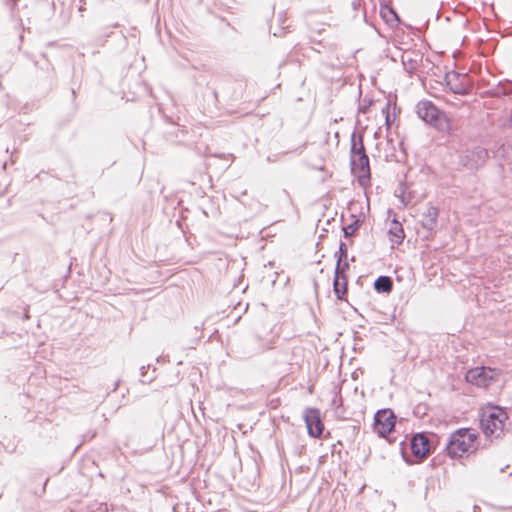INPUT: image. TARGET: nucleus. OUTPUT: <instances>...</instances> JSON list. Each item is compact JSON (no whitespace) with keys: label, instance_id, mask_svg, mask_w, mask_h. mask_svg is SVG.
Wrapping results in <instances>:
<instances>
[{"label":"nucleus","instance_id":"obj_1","mask_svg":"<svg viewBox=\"0 0 512 512\" xmlns=\"http://www.w3.org/2000/svg\"><path fill=\"white\" fill-rule=\"evenodd\" d=\"M436 438L435 434L418 432L411 435L408 444L401 441L400 452L403 460L409 465L424 461L434 451Z\"/></svg>","mask_w":512,"mask_h":512},{"label":"nucleus","instance_id":"obj_2","mask_svg":"<svg viewBox=\"0 0 512 512\" xmlns=\"http://www.w3.org/2000/svg\"><path fill=\"white\" fill-rule=\"evenodd\" d=\"M418 117L442 134H452L453 128L449 117L432 101L421 100L416 105Z\"/></svg>","mask_w":512,"mask_h":512},{"label":"nucleus","instance_id":"obj_3","mask_svg":"<svg viewBox=\"0 0 512 512\" xmlns=\"http://www.w3.org/2000/svg\"><path fill=\"white\" fill-rule=\"evenodd\" d=\"M350 165L354 174L358 175L359 182L370 179L369 157L364 147L363 135L353 132L351 135Z\"/></svg>","mask_w":512,"mask_h":512},{"label":"nucleus","instance_id":"obj_4","mask_svg":"<svg viewBox=\"0 0 512 512\" xmlns=\"http://www.w3.org/2000/svg\"><path fill=\"white\" fill-rule=\"evenodd\" d=\"M507 412L498 406L488 408L482 413L481 427L486 437L498 439L507 429Z\"/></svg>","mask_w":512,"mask_h":512},{"label":"nucleus","instance_id":"obj_5","mask_svg":"<svg viewBox=\"0 0 512 512\" xmlns=\"http://www.w3.org/2000/svg\"><path fill=\"white\" fill-rule=\"evenodd\" d=\"M477 435L471 429L461 428L452 433L445 445L447 455L451 458L462 457L476 450Z\"/></svg>","mask_w":512,"mask_h":512},{"label":"nucleus","instance_id":"obj_6","mask_svg":"<svg viewBox=\"0 0 512 512\" xmlns=\"http://www.w3.org/2000/svg\"><path fill=\"white\" fill-rule=\"evenodd\" d=\"M500 371L495 368L478 366L466 372L465 380L477 387L488 388L498 380Z\"/></svg>","mask_w":512,"mask_h":512},{"label":"nucleus","instance_id":"obj_7","mask_svg":"<svg viewBox=\"0 0 512 512\" xmlns=\"http://www.w3.org/2000/svg\"><path fill=\"white\" fill-rule=\"evenodd\" d=\"M396 424V415L389 409L378 410L374 415L373 431L380 437L386 438L389 443L393 440L389 438V435L394 431Z\"/></svg>","mask_w":512,"mask_h":512},{"label":"nucleus","instance_id":"obj_8","mask_svg":"<svg viewBox=\"0 0 512 512\" xmlns=\"http://www.w3.org/2000/svg\"><path fill=\"white\" fill-rule=\"evenodd\" d=\"M489 158V152L483 147H475L466 150L459 156V163L468 170H477L482 167Z\"/></svg>","mask_w":512,"mask_h":512},{"label":"nucleus","instance_id":"obj_9","mask_svg":"<svg viewBox=\"0 0 512 512\" xmlns=\"http://www.w3.org/2000/svg\"><path fill=\"white\" fill-rule=\"evenodd\" d=\"M444 80L449 90L455 94L467 95L471 91L472 83L466 74L447 72Z\"/></svg>","mask_w":512,"mask_h":512},{"label":"nucleus","instance_id":"obj_10","mask_svg":"<svg viewBox=\"0 0 512 512\" xmlns=\"http://www.w3.org/2000/svg\"><path fill=\"white\" fill-rule=\"evenodd\" d=\"M303 418L308 434L314 438L321 437L324 430V424L321 420L320 411L317 408H306Z\"/></svg>","mask_w":512,"mask_h":512},{"label":"nucleus","instance_id":"obj_11","mask_svg":"<svg viewBox=\"0 0 512 512\" xmlns=\"http://www.w3.org/2000/svg\"><path fill=\"white\" fill-rule=\"evenodd\" d=\"M333 291L338 300H346L348 293V279L346 275L340 274V264L335 267Z\"/></svg>","mask_w":512,"mask_h":512},{"label":"nucleus","instance_id":"obj_12","mask_svg":"<svg viewBox=\"0 0 512 512\" xmlns=\"http://www.w3.org/2000/svg\"><path fill=\"white\" fill-rule=\"evenodd\" d=\"M438 216V208L435 206H429L427 210L422 214V226L428 231L432 232L437 225Z\"/></svg>","mask_w":512,"mask_h":512},{"label":"nucleus","instance_id":"obj_13","mask_svg":"<svg viewBox=\"0 0 512 512\" xmlns=\"http://www.w3.org/2000/svg\"><path fill=\"white\" fill-rule=\"evenodd\" d=\"M422 59L418 53L414 52H405L402 55V64L404 66L405 71L412 74L418 68V63Z\"/></svg>","mask_w":512,"mask_h":512},{"label":"nucleus","instance_id":"obj_14","mask_svg":"<svg viewBox=\"0 0 512 512\" xmlns=\"http://www.w3.org/2000/svg\"><path fill=\"white\" fill-rule=\"evenodd\" d=\"M380 15L383 18V20L389 25H394L400 22L397 12L390 5H381Z\"/></svg>","mask_w":512,"mask_h":512},{"label":"nucleus","instance_id":"obj_15","mask_svg":"<svg viewBox=\"0 0 512 512\" xmlns=\"http://www.w3.org/2000/svg\"><path fill=\"white\" fill-rule=\"evenodd\" d=\"M373 286L376 292L388 294L393 289V280L390 276H379Z\"/></svg>","mask_w":512,"mask_h":512},{"label":"nucleus","instance_id":"obj_16","mask_svg":"<svg viewBox=\"0 0 512 512\" xmlns=\"http://www.w3.org/2000/svg\"><path fill=\"white\" fill-rule=\"evenodd\" d=\"M390 240L396 244H401L404 240L405 234L402 225L394 220L389 229Z\"/></svg>","mask_w":512,"mask_h":512},{"label":"nucleus","instance_id":"obj_17","mask_svg":"<svg viewBox=\"0 0 512 512\" xmlns=\"http://www.w3.org/2000/svg\"><path fill=\"white\" fill-rule=\"evenodd\" d=\"M512 94V81L507 83H499L490 91L492 97H502Z\"/></svg>","mask_w":512,"mask_h":512},{"label":"nucleus","instance_id":"obj_18","mask_svg":"<svg viewBox=\"0 0 512 512\" xmlns=\"http://www.w3.org/2000/svg\"><path fill=\"white\" fill-rule=\"evenodd\" d=\"M509 146H506L504 143L499 144L495 150H493V158L497 161H504L508 158Z\"/></svg>","mask_w":512,"mask_h":512},{"label":"nucleus","instance_id":"obj_19","mask_svg":"<svg viewBox=\"0 0 512 512\" xmlns=\"http://www.w3.org/2000/svg\"><path fill=\"white\" fill-rule=\"evenodd\" d=\"M362 221L358 218L354 219L352 223L343 227V234L345 238L352 236L361 226Z\"/></svg>","mask_w":512,"mask_h":512},{"label":"nucleus","instance_id":"obj_20","mask_svg":"<svg viewBox=\"0 0 512 512\" xmlns=\"http://www.w3.org/2000/svg\"><path fill=\"white\" fill-rule=\"evenodd\" d=\"M335 256L337 257L336 265H339L340 262H342L343 260H347L348 249H347V246H346V244L344 242H342V241L340 242L339 249L336 252Z\"/></svg>","mask_w":512,"mask_h":512},{"label":"nucleus","instance_id":"obj_21","mask_svg":"<svg viewBox=\"0 0 512 512\" xmlns=\"http://www.w3.org/2000/svg\"><path fill=\"white\" fill-rule=\"evenodd\" d=\"M149 367H150V365H148L147 367H145V366L141 367V376L143 378H147V382H151V381H153L156 378V374H155L156 373V369L155 368L153 369L152 375L147 377V373H148L147 370L149 369Z\"/></svg>","mask_w":512,"mask_h":512},{"label":"nucleus","instance_id":"obj_22","mask_svg":"<svg viewBox=\"0 0 512 512\" xmlns=\"http://www.w3.org/2000/svg\"><path fill=\"white\" fill-rule=\"evenodd\" d=\"M502 126H503V128H506V129H512V108H511V111H510L508 117L504 120Z\"/></svg>","mask_w":512,"mask_h":512},{"label":"nucleus","instance_id":"obj_23","mask_svg":"<svg viewBox=\"0 0 512 512\" xmlns=\"http://www.w3.org/2000/svg\"><path fill=\"white\" fill-rule=\"evenodd\" d=\"M349 269V263L347 262V260H343L342 262H340V274L341 275H346V271Z\"/></svg>","mask_w":512,"mask_h":512},{"label":"nucleus","instance_id":"obj_24","mask_svg":"<svg viewBox=\"0 0 512 512\" xmlns=\"http://www.w3.org/2000/svg\"><path fill=\"white\" fill-rule=\"evenodd\" d=\"M311 43H313L317 46H321L324 49H326V48L332 49V47H333L332 45L325 46L322 41H320V40L316 41L315 39H311Z\"/></svg>","mask_w":512,"mask_h":512},{"label":"nucleus","instance_id":"obj_25","mask_svg":"<svg viewBox=\"0 0 512 512\" xmlns=\"http://www.w3.org/2000/svg\"><path fill=\"white\" fill-rule=\"evenodd\" d=\"M9 1L12 3V6L14 7L18 3L19 0H9Z\"/></svg>","mask_w":512,"mask_h":512},{"label":"nucleus","instance_id":"obj_26","mask_svg":"<svg viewBox=\"0 0 512 512\" xmlns=\"http://www.w3.org/2000/svg\"><path fill=\"white\" fill-rule=\"evenodd\" d=\"M118 386H119V381H117V382L115 383V386H114L113 391H115V390L118 388Z\"/></svg>","mask_w":512,"mask_h":512},{"label":"nucleus","instance_id":"obj_27","mask_svg":"<svg viewBox=\"0 0 512 512\" xmlns=\"http://www.w3.org/2000/svg\"><path fill=\"white\" fill-rule=\"evenodd\" d=\"M320 49H321V46H318V48H313V50H315L316 52H320Z\"/></svg>","mask_w":512,"mask_h":512},{"label":"nucleus","instance_id":"obj_28","mask_svg":"<svg viewBox=\"0 0 512 512\" xmlns=\"http://www.w3.org/2000/svg\"><path fill=\"white\" fill-rule=\"evenodd\" d=\"M320 49H321V46H318V48H313V50H315L316 52H320Z\"/></svg>","mask_w":512,"mask_h":512}]
</instances>
